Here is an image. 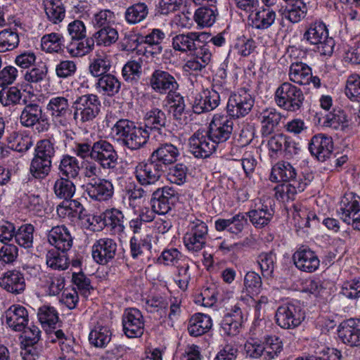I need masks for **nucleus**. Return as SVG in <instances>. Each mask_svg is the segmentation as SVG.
<instances>
[{
	"instance_id": "obj_14",
	"label": "nucleus",
	"mask_w": 360,
	"mask_h": 360,
	"mask_svg": "<svg viewBox=\"0 0 360 360\" xmlns=\"http://www.w3.org/2000/svg\"><path fill=\"white\" fill-rule=\"evenodd\" d=\"M117 244L115 240L109 238H100L94 243L91 255L94 260L98 264L106 265L111 262L117 255Z\"/></svg>"
},
{
	"instance_id": "obj_47",
	"label": "nucleus",
	"mask_w": 360,
	"mask_h": 360,
	"mask_svg": "<svg viewBox=\"0 0 360 360\" xmlns=\"http://www.w3.org/2000/svg\"><path fill=\"white\" fill-rule=\"evenodd\" d=\"M52 160L34 155L31 161L30 172L35 179H42L51 172Z\"/></svg>"
},
{
	"instance_id": "obj_23",
	"label": "nucleus",
	"mask_w": 360,
	"mask_h": 360,
	"mask_svg": "<svg viewBox=\"0 0 360 360\" xmlns=\"http://www.w3.org/2000/svg\"><path fill=\"white\" fill-rule=\"evenodd\" d=\"M3 317L6 323L15 331L21 332L28 325L29 314L27 309L19 304L11 306Z\"/></svg>"
},
{
	"instance_id": "obj_45",
	"label": "nucleus",
	"mask_w": 360,
	"mask_h": 360,
	"mask_svg": "<svg viewBox=\"0 0 360 360\" xmlns=\"http://www.w3.org/2000/svg\"><path fill=\"white\" fill-rule=\"evenodd\" d=\"M257 262L264 278L274 277V271L276 266V255L273 251L260 253L257 258Z\"/></svg>"
},
{
	"instance_id": "obj_33",
	"label": "nucleus",
	"mask_w": 360,
	"mask_h": 360,
	"mask_svg": "<svg viewBox=\"0 0 360 360\" xmlns=\"http://www.w3.org/2000/svg\"><path fill=\"white\" fill-rule=\"evenodd\" d=\"M145 122L143 127H146L148 133L154 130L161 133L162 128L167 126L166 114L160 109L154 108L146 112L144 117Z\"/></svg>"
},
{
	"instance_id": "obj_21",
	"label": "nucleus",
	"mask_w": 360,
	"mask_h": 360,
	"mask_svg": "<svg viewBox=\"0 0 360 360\" xmlns=\"http://www.w3.org/2000/svg\"><path fill=\"white\" fill-rule=\"evenodd\" d=\"M85 191L93 200L107 201L113 196L114 186L109 180L94 178L86 184Z\"/></svg>"
},
{
	"instance_id": "obj_15",
	"label": "nucleus",
	"mask_w": 360,
	"mask_h": 360,
	"mask_svg": "<svg viewBox=\"0 0 360 360\" xmlns=\"http://www.w3.org/2000/svg\"><path fill=\"white\" fill-rule=\"evenodd\" d=\"M124 333L129 338L141 337L144 321L141 312L136 308L125 309L122 318Z\"/></svg>"
},
{
	"instance_id": "obj_13",
	"label": "nucleus",
	"mask_w": 360,
	"mask_h": 360,
	"mask_svg": "<svg viewBox=\"0 0 360 360\" xmlns=\"http://www.w3.org/2000/svg\"><path fill=\"white\" fill-rule=\"evenodd\" d=\"M360 198L351 193L345 196L340 202L339 214L344 222L352 225L360 231Z\"/></svg>"
},
{
	"instance_id": "obj_39",
	"label": "nucleus",
	"mask_w": 360,
	"mask_h": 360,
	"mask_svg": "<svg viewBox=\"0 0 360 360\" xmlns=\"http://www.w3.org/2000/svg\"><path fill=\"white\" fill-rule=\"evenodd\" d=\"M58 174L61 177L75 179L79 172L80 167L78 160L69 155H63L58 165Z\"/></svg>"
},
{
	"instance_id": "obj_52",
	"label": "nucleus",
	"mask_w": 360,
	"mask_h": 360,
	"mask_svg": "<svg viewBox=\"0 0 360 360\" xmlns=\"http://www.w3.org/2000/svg\"><path fill=\"white\" fill-rule=\"evenodd\" d=\"M94 39L91 37L86 38L84 40L82 39L72 41L67 48L71 56L79 57L92 51L94 48Z\"/></svg>"
},
{
	"instance_id": "obj_55",
	"label": "nucleus",
	"mask_w": 360,
	"mask_h": 360,
	"mask_svg": "<svg viewBox=\"0 0 360 360\" xmlns=\"http://www.w3.org/2000/svg\"><path fill=\"white\" fill-rule=\"evenodd\" d=\"M34 231V226L30 224L21 225L15 232L14 238L15 243L25 249L32 248Z\"/></svg>"
},
{
	"instance_id": "obj_12",
	"label": "nucleus",
	"mask_w": 360,
	"mask_h": 360,
	"mask_svg": "<svg viewBox=\"0 0 360 360\" xmlns=\"http://www.w3.org/2000/svg\"><path fill=\"white\" fill-rule=\"evenodd\" d=\"M165 169L150 156L147 162L139 163L135 169V177L141 185L149 186L158 182Z\"/></svg>"
},
{
	"instance_id": "obj_63",
	"label": "nucleus",
	"mask_w": 360,
	"mask_h": 360,
	"mask_svg": "<svg viewBox=\"0 0 360 360\" xmlns=\"http://www.w3.org/2000/svg\"><path fill=\"white\" fill-rule=\"evenodd\" d=\"M307 12V7L302 0H295L286 9L285 17L292 23L303 19Z\"/></svg>"
},
{
	"instance_id": "obj_26",
	"label": "nucleus",
	"mask_w": 360,
	"mask_h": 360,
	"mask_svg": "<svg viewBox=\"0 0 360 360\" xmlns=\"http://www.w3.org/2000/svg\"><path fill=\"white\" fill-rule=\"evenodd\" d=\"M206 39L205 33L199 34L196 32H189L187 34H178L172 39V46L176 51L192 52L196 46H200V44Z\"/></svg>"
},
{
	"instance_id": "obj_9",
	"label": "nucleus",
	"mask_w": 360,
	"mask_h": 360,
	"mask_svg": "<svg viewBox=\"0 0 360 360\" xmlns=\"http://www.w3.org/2000/svg\"><path fill=\"white\" fill-rule=\"evenodd\" d=\"M179 199V193L173 187L164 186L153 193L150 202L155 213L164 215L174 207Z\"/></svg>"
},
{
	"instance_id": "obj_28",
	"label": "nucleus",
	"mask_w": 360,
	"mask_h": 360,
	"mask_svg": "<svg viewBox=\"0 0 360 360\" xmlns=\"http://www.w3.org/2000/svg\"><path fill=\"white\" fill-rule=\"evenodd\" d=\"M179 155V150L172 143L160 144L150 155L158 164L166 170L168 166L174 164Z\"/></svg>"
},
{
	"instance_id": "obj_64",
	"label": "nucleus",
	"mask_w": 360,
	"mask_h": 360,
	"mask_svg": "<svg viewBox=\"0 0 360 360\" xmlns=\"http://www.w3.org/2000/svg\"><path fill=\"white\" fill-rule=\"evenodd\" d=\"M345 95L354 102H360V75L353 74L348 77L346 82Z\"/></svg>"
},
{
	"instance_id": "obj_56",
	"label": "nucleus",
	"mask_w": 360,
	"mask_h": 360,
	"mask_svg": "<svg viewBox=\"0 0 360 360\" xmlns=\"http://www.w3.org/2000/svg\"><path fill=\"white\" fill-rule=\"evenodd\" d=\"M60 250L52 248L47 251L46 262L49 267L54 270H65L68 267V258Z\"/></svg>"
},
{
	"instance_id": "obj_37",
	"label": "nucleus",
	"mask_w": 360,
	"mask_h": 360,
	"mask_svg": "<svg viewBox=\"0 0 360 360\" xmlns=\"http://www.w3.org/2000/svg\"><path fill=\"white\" fill-rule=\"evenodd\" d=\"M50 334H53L56 339H52L51 342H56L57 340L60 345V349L63 352L62 359H75L77 355L79 346L75 345V340L71 337H66L62 330H53Z\"/></svg>"
},
{
	"instance_id": "obj_31",
	"label": "nucleus",
	"mask_w": 360,
	"mask_h": 360,
	"mask_svg": "<svg viewBox=\"0 0 360 360\" xmlns=\"http://www.w3.org/2000/svg\"><path fill=\"white\" fill-rule=\"evenodd\" d=\"M212 326L211 317L205 314L196 313L188 321V332L193 337H198L207 333Z\"/></svg>"
},
{
	"instance_id": "obj_53",
	"label": "nucleus",
	"mask_w": 360,
	"mask_h": 360,
	"mask_svg": "<svg viewBox=\"0 0 360 360\" xmlns=\"http://www.w3.org/2000/svg\"><path fill=\"white\" fill-rule=\"evenodd\" d=\"M322 120L323 126L333 129H338L340 127L342 129L344 124L347 122L346 113L340 108L333 109L332 112L323 116Z\"/></svg>"
},
{
	"instance_id": "obj_49",
	"label": "nucleus",
	"mask_w": 360,
	"mask_h": 360,
	"mask_svg": "<svg viewBox=\"0 0 360 360\" xmlns=\"http://www.w3.org/2000/svg\"><path fill=\"white\" fill-rule=\"evenodd\" d=\"M53 191L58 198L68 200L75 193V186L71 179L60 176L54 183Z\"/></svg>"
},
{
	"instance_id": "obj_1",
	"label": "nucleus",
	"mask_w": 360,
	"mask_h": 360,
	"mask_svg": "<svg viewBox=\"0 0 360 360\" xmlns=\"http://www.w3.org/2000/svg\"><path fill=\"white\" fill-rule=\"evenodd\" d=\"M234 120L227 115H215L205 135L195 133L188 140L189 150L198 158L210 157L228 141L233 131Z\"/></svg>"
},
{
	"instance_id": "obj_54",
	"label": "nucleus",
	"mask_w": 360,
	"mask_h": 360,
	"mask_svg": "<svg viewBox=\"0 0 360 360\" xmlns=\"http://www.w3.org/2000/svg\"><path fill=\"white\" fill-rule=\"evenodd\" d=\"M37 316L39 321L43 327L48 326L50 328H55V326L59 320L58 314L56 309L50 305H43L38 309Z\"/></svg>"
},
{
	"instance_id": "obj_29",
	"label": "nucleus",
	"mask_w": 360,
	"mask_h": 360,
	"mask_svg": "<svg viewBox=\"0 0 360 360\" xmlns=\"http://www.w3.org/2000/svg\"><path fill=\"white\" fill-rule=\"evenodd\" d=\"M248 224L247 214L238 213L230 219H218L214 222L217 231L226 230L231 233L238 234L242 232L245 225Z\"/></svg>"
},
{
	"instance_id": "obj_10",
	"label": "nucleus",
	"mask_w": 360,
	"mask_h": 360,
	"mask_svg": "<svg viewBox=\"0 0 360 360\" xmlns=\"http://www.w3.org/2000/svg\"><path fill=\"white\" fill-rule=\"evenodd\" d=\"M52 120L58 127H68L70 126L72 115V108L68 99L64 96L51 98L46 105Z\"/></svg>"
},
{
	"instance_id": "obj_38",
	"label": "nucleus",
	"mask_w": 360,
	"mask_h": 360,
	"mask_svg": "<svg viewBox=\"0 0 360 360\" xmlns=\"http://www.w3.org/2000/svg\"><path fill=\"white\" fill-rule=\"evenodd\" d=\"M149 8L144 2H136L129 6L124 12V20L129 25L143 22L148 16Z\"/></svg>"
},
{
	"instance_id": "obj_18",
	"label": "nucleus",
	"mask_w": 360,
	"mask_h": 360,
	"mask_svg": "<svg viewBox=\"0 0 360 360\" xmlns=\"http://www.w3.org/2000/svg\"><path fill=\"white\" fill-rule=\"evenodd\" d=\"M309 150L312 156L320 162H324L333 153V139L324 134H318L312 136L309 145Z\"/></svg>"
},
{
	"instance_id": "obj_27",
	"label": "nucleus",
	"mask_w": 360,
	"mask_h": 360,
	"mask_svg": "<svg viewBox=\"0 0 360 360\" xmlns=\"http://www.w3.org/2000/svg\"><path fill=\"white\" fill-rule=\"evenodd\" d=\"M25 286L24 276L18 271H8L0 278V287L12 294L22 293Z\"/></svg>"
},
{
	"instance_id": "obj_8",
	"label": "nucleus",
	"mask_w": 360,
	"mask_h": 360,
	"mask_svg": "<svg viewBox=\"0 0 360 360\" xmlns=\"http://www.w3.org/2000/svg\"><path fill=\"white\" fill-rule=\"evenodd\" d=\"M118 154L112 143L100 139L93 142V160L103 169L114 172L118 165Z\"/></svg>"
},
{
	"instance_id": "obj_32",
	"label": "nucleus",
	"mask_w": 360,
	"mask_h": 360,
	"mask_svg": "<svg viewBox=\"0 0 360 360\" xmlns=\"http://www.w3.org/2000/svg\"><path fill=\"white\" fill-rule=\"evenodd\" d=\"M252 225L256 228H262L271 219L274 210L266 204L255 205V207L245 212Z\"/></svg>"
},
{
	"instance_id": "obj_51",
	"label": "nucleus",
	"mask_w": 360,
	"mask_h": 360,
	"mask_svg": "<svg viewBox=\"0 0 360 360\" xmlns=\"http://www.w3.org/2000/svg\"><path fill=\"white\" fill-rule=\"evenodd\" d=\"M111 336L112 333L108 327L98 326L90 332L89 340L96 347H104L110 342Z\"/></svg>"
},
{
	"instance_id": "obj_11",
	"label": "nucleus",
	"mask_w": 360,
	"mask_h": 360,
	"mask_svg": "<svg viewBox=\"0 0 360 360\" xmlns=\"http://www.w3.org/2000/svg\"><path fill=\"white\" fill-rule=\"evenodd\" d=\"M215 81L212 89H205L198 94L193 105V110L196 114L210 112L215 109L219 104V93H222L221 84Z\"/></svg>"
},
{
	"instance_id": "obj_4",
	"label": "nucleus",
	"mask_w": 360,
	"mask_h": 360,
	"mask_svg": "<svg viewBox=\"0 0 360 360\" xmlns=\"http://www.w3.org/2000/svg\"><path fill=\"white\" fill-rule=\"evenodd\" d=\"M304 39L316 46V51L323 56H331L333 53L335 41L328 36V31L323 22H315L304 34Z\"/></svg>"
},
{
	"instance_id": "obj_42",
	"label": "nucleus",
	"mask_w": 360,
	"mask_h": 360,
	"mask_svg": "<svg viewBox=\"0 0 360 360\" xmlns=\"http://www.w3.org/2000/svg\"><path fill=\"white\" fill-rule=\"evenodd\" d=\"M130 255L134 259L150 253L152 248L150 237L147 235L144 238L132 236L129 240Z\"/></svg>"
},
{
	"instance_id": "obj_22",
	"label": "nucleus",
	"mask_w": 360,
	"mask_h": 360,
	"mask_svg": "<svg viewBox=\"0 0 360 360\" xmlns=\"http://www.w3.org/2000/svg\"><path fill=\"white\" fill-rule=\"evenodd\" d=\"M167 102L169 105V112L176 122V124H186L189 110L186 109L184 97L176 91L167 96Z\"/></svg>"
},
{
	"instance_id": "obj_35",
	"label": "nucleus",
	"mask_w": 360,
	"mask_h": 360,
	"mask_svg": "<svg viewBox=\"0 0 360 360\" xmlns=\"http://www.w3.org/2000/svg\"><path fill=\"white\" fill-rule=\"evenodd\" d=\"M95 87L98 92L103 96L112 97L120 92L121 82L115 76L108 74L98 79Z\"/></svg>"
},
{
	"instance_id": "obj_44",
	"label": "nucleus",
	"mask_w": 360,
	"mask_h": 360,
	"mask_svg": "<svg viewBox=\"0 0 360 360\" xmlns=\"http://www.w3.org/2000/svg\"><path fill=\"white\" fill-rule=\"evenodd\" d=\"M264 359L276 360L283 351V342L277 336H267L263 342Z\"/></svg>"
},
{
	"instance_id": "obj_40",
	"label": "nucleus",
	"mask_w": 360,
	"mask_h": 360,
	"mask_svg": "<svg viewBox=\"0 0 360 360\" xmlns=\"http://www.w3.org/2000/svg\"><path fill=\"white\" fill-rule=\"evenodd\" d=\"M276 12L269 6L262 7L255 13L252 24L258 30H266L270 27L275 22Z\"/></svg>"
},
{
	"instance_id": "obj_16",
	"label": "nucleus",
	"mask_w": 360,
	"mask_h": 360,
	"mask_svg": "<svg viewBox=\"0 0 360 360\" xmlns=\"http://www.w3.org/2000/svg\"><path fill=\"white\" fill-rule=\"evenodd\" d=\"M151 89L159 94H167L176 91L179 84L175 77L169 72L160 69L155 70L149 79Z\"/></svg>"
},
{
	"instance_id": "obj_59",
	"label": "nucleus",
	"mask_w": 360,
	"mask_h": 360,
	"mask_svg": "<svg viewBox=\"0 0 360 360\" xmlns=\"http://www.w3.org/2000/svg\"><path fill=\"white\" fill-rule=\"evenodd\" d=\"M111 68V63L108 57L105 55H97L89 65V70L90 73L95 77H101L104 75H108Z\"/></svg>"
},
{
	"instance_id": "obj_17",
	"label": "nucleus",
	"mask_w": 360,
	"mask_h": 360,
	"mask_svg": "<svg viewBox=\"0 0 360 360\" xmlns=\"http://www.w3.org/2000/svg\"><path fill=\"white\" fill-rule=\"evenodd\" d=\"M295 266L300 271L312 273L320 265V260L316 252L307 245H302L292 255Z\"/></svg>"
},
{
	"instance_id": "obj_19",
	"label": "nucleus",
	"mask_w": 360,
	"mask_h": 360,
	"mask_svg": "<svg viewBox=\"0 0 360 360\" xmlns=\"http://www.w3.org/2000/svg\"><path fill=\"white\" fill-rule=\"evenodd\" d=\"M339 338L350 347L360 346V319H349L342 321L338 329Z\"/></svg>"
},
{
	"instance_id": "obj_25",
	"label": "nucleus",
	"mask_w": 360,
	"mask_h": 360,
	"mask_svg": "<svg viewBox=\"0 0 360 360\" xmlns=\"http://www.w3.org/2000/svg\"><path fill=\"white\" fill-rule=\"evenodd\" d=\"M49 243L60 250L62 252L69 250L72 245V238L68 229L64 226L53 227L47 234Z\"/></svg>"
},
{
	"instance_id": "obj_34",
	"label": "nucleus",
	"mask_w": 360,
	"mask_h": 360,
	"mask_svg": "<svg viewBox=\"0 0 360 360\" xmlns=\"http://www.w3.org/2000/svg\"><path fill=\"white\" fill-rule=\"evenodd\" d=\"M282 118L281 114L275 108H266L259 115L258 119L262 124L263 136L271 134L278 125Z\"/></svg>"
},
{
	"instance_id": "obj_46",
	"label": "nucleus",
	"mask_w": 360,
	"mask_h": 360,
	"mask_svg": "<svg viewBox=\"0 0 360 360\" xmlns=\"http://www.w3.org/2000/svg\"><path fill=\"white\" fill-rule=\"evenodd\" d=\"M41 48L48 53H58L65 47V38L58 33L52 32L41 38Z\"/></svg>"
},
{
	"instance_id": "obj_62",
	"label": "nucleus",
	"mask_w": 360,
	"mask_h": 360,
	"mask_svg": "<svg viewBox=\"0 0 360 360\" xmlns=\"http://www.w3.org/2000/svg\"><path fill=\"white\" fill-rule=\"evenodd\" d=\"M57 147L55 141L50 139H44L37 143L34 149V155L52 160L55 156Z\"/></svg>"
},
{
	"instance_id": "obj_58",
	"label": "nucleus",
	"mask_w": 360,
	"mask_h": 360,
	"mask_svg": "<svg viewBox=\"0 0 360 360\" xmlns=\"http://www.w3.org/2000/svg\"><path fill=\"white\" fill-rule=\"evenodd\" d=\"M22 96L21 91L16 86H5L0 90V103L6 107L20 104Z\"/></svg>"
},
{
	"instance_id": "obj_7",
	"label": "nucleus",
	"mask_w": 360,
	"mask_h": 360,
	"mask_svg": "<svg viewBox=\"0 0 360 360\" xmlns=\"http://www.w3.org/2000/svg\"><path fill=\"white\" fill-rule=\"evenodd\" d=\"M255 100L245 89H240L230 95L226 105V115L234 120L247 115L254 105Z\"/></svg>"
},
{
	"instance_id": "obj_60",
	"label": "nucleus",
	"mask_w": 360,
	"mask_h": 360,
	"mask_svg": "<svg viewBox=\"0 0 360 360\" xmlns=\"http://www.w3.org/2000/svg\"><path fill=\"white\" fill-rule=\"evenodd\" d=\"M92 37L98 46H108L117 41L118 32L112 26L108 28L99 29Z\"/></svg>"
},
{
	"instance_id": "obj_61",
	"label": "nucleus",
	"mask_w": 360,
	"mask_h": 360,
	"mask_svg": "<svg viewBox=\"0 0 360 360\" xmlns=\"http://www.w3.org/2000/svg\"><path fill=\"white\" fill-rule=\"evenodd\" d=\"M141 63L136 60L128 61L122 68L124 79L131 84H136L141 76Z\"/></svg>"
},
{
	"instance_id": "obj_57",
	"label": "nucleus",
	"mask_w": 360,
	"mask_h": 360,
	"mask_svg": "<svg viewBox=\"0 0 360 360\" xmlns=\"http://www.w3.org/2000/svg\"><path fill=\"white\" fill-rule=\"evenodd\" d=\"M19 42V36L16 32L11 29H4L0 32V52L14 50Z\"/></svg>"
},
{
	"instance_id": "obj_6",
	"label": "nucleus",
	"mask_w": 360,
	"mask_h": 360,
	"mask_svg": "<svg viewBox=\"0 0 360 360\" xmlns=\"http://www.w3.org/2000/svg\"><path fill=\"white\" fill-rule=\"evenodd\" d=\"M22 108L20 115V123L25 127L32 128L39 124L37 129L39 132L46 131L49 129L48 118L43 112L41 105L34 102H29L26 98L22 99Z\"/></svg>"
},
{
	"instance_id": "obj_2",
	"label": "nucleus",
	"mask_w": 360,
	"mask_h": 360,
	"mask_svg": "<svg viewBox=\"0 0 360 360\" xmlns=\"http://www.w3.org/2000/svg\"><path fill=\"white\" fill-rule=\"evenodd\" d=\"M102 108L99 97L94 94L77 96L72 103L73 119L82 124L92 122L100 114Z\"/></svg>"
},
{
	"instance_id": "obj_43",
	"label": "nucleus",
	"mask_w": 360,
	"mask_h": 360,
	"mask_svg": "<svg viewBox=\"0 0 360 360\" xmlns=\"http://www.w3.org/2000/svg\"><path fill=\"white\" fill-rule=\"evenodd\" d=\"M304 191V184L298 183L297 180L293 182L285 183L276 187L275 196L278 200L282 201L293 200L295 196Z\"/></svg>"
},
{
	"instance_id": "obj_24",
	"label": "nucleus",
	"mask_w": 360,
	"mask_h": 360,
	"mask_svg": "<svg viewBox=\"0 0 360 360\" xmlns=\"http://www.w3.org/2000/svg\"><path fill=\"white\" fill-rule=\"evenodd\" d=\"M243 322V315L241 309L234 306L231 312L223 317L220 331L224 335L235 336L239 333Z\"/></svg>"
},
{
	"instance_id": "obj_5",
	"label": "nucleus",
	"mask_w": 360,
	"mask_h": 360,
	"mask_svg": "<svg viewBox=\"0 0 360 360\" xmlns=\"http://www.w3.org/2000/svg\"><path fill=\"white\" fill-rule=\"evenodd\" d=\"M276 323L282 328L292 329L305 319L304 307L297 301L280 306L275 315Z\"/></svg>"
},
{
	"instance_id": "obj_30",
	"label": "nucleus",
	"mask_w": 360,
	"mask_h": 360,
	"mask_svg": "<svg viewBox=\"0 0 360 360\" xmlns=\"http://www.w3.org/2000/svg\"><path fill=\"white\" fill-rule=\"evenodd\" d=\"M297 176L296 169L290 163L281 161L272 167L270 180L273 182H293L297 180Z\"/></svg>"
},
{
	"instance_id": "obj_36",
	"label": "nucleus",
	"mask_w": 360,
	"mask_h": 360,
	"mask_svg": "<svg viewBox=\"0 0 360 360\" xmlns=\"http://www.w3.org/2000/svg\"><path fill=\"white\" fill-rule=\"evenodd\" d=\"M124 214L117 209L107 210L103 213V225L110 228L115 234L124 233Z\"/></svg>"
},
{
	"instance_id": "obj_41",
	"label": "nucleus",
	"mask_w": 360,
	"mask_h": 360,
	"mask_svg": "<svg viewBox=\"0 0 360 360\" xmlns=\"http://www.w3.org/2000/svg\"><path fill=\"white\" fill-rule=\"evenodd\" d=\"M311 68L307 64L299 62L293 63L290 66L289 78L291 82L300 85L308 84L311 79Z\"/></svg>"
},
{
	"instance_id": "obj_48",
	"label": "nucleus",
	"mask_w": 360,
	"mask_h": 360,
	"mask_svg": "<svg viewBox=\"0 0 360 360\" xmlns=\"http://www.w3.org/2000/svg\"><path fill=\"white\" fill-rule=\"evenodd\" d=\"M290 210L295 224L299 228L310 227V221L319 220L315 213L308 212L305 209H302L300 204H293Z\"/></svg>"
},
{
	"instance_id": "obj_50",
	"label": "nucleus",
	"mask_w": 360,
	"mask_h": 360,
	"mask_svg": "<svg viewBox=\"0 0 360 360\" xmlns=\"http://www.w3.org/2000/svg\"><path fill=\"white\" fill-rule=\"evenodd\" d=\"M217 10L215 6H202L198 8L194 14L196 23L200 27H210L216 20Z\"/></svg>"
},
{
	"instance_id": "obj_3",
	"label": "nucleus",
	"mask_w": 360,
	"mask_h": 360,
	"mask_svg": "<svg viewBox=\"0 0 360 360\" xmlns=\"http://www.w3.org/2000/svg\"><path fill=\"white\" fill-rule=\"evenodd\" d=\"M276 103L283 110L297 112L303 108L304 96L302 91L290 82H283L276 90Z\"/></svg>"
},
{
	"instance_id": "obj_20",
	"label": "nucleus",
	"mask_w": 360,
	"mask_h": 360,
	"mask_svg": "<svg viewBox=\"0 0 360 360\" xmlns=\"http://www.w3.org/2000/svg\"><path fill=\"white\" fill-rule=\"evenodd\" d=\"M150 133H148L142 123H137L133 129L127 131L119 139H122V145L131 150H138L143 148L148 143Z\"/></svg>"
}]
</instances>
